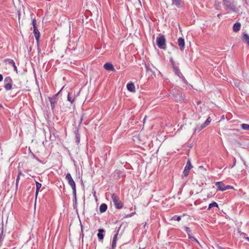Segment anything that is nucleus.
Instances as JSON below:
<instances>
[{
  "instance_id": "obj_1",
  "label": "nucleus",
  "mask_w": 249,
  "mask_h": 249,
  "mask_svg": "<svg viewBox=\"0 0 249 249\" xmlns=\"http://www.w3.org/2000/svg\"><path fill=\"white\" fill-rule=\"evenodd\" d=\"M223 5L228 12H235L236 10L234 0H223Z\"/></svg>"
},
{
  "instance_id": "obj_2",
  "label": "nucleus",
  "mask_w": 249,
  "mask_h": 249,
  "mask_svg": "<svg viewBox=\"0 0 249 249\" xmlns=\"http://www.w3.org/2000/svg\"><path fill=\"white\" fill-rule=\"evenodd\" d=\"M111 197L116 209H121L123 208L124 204L121 201L118 195L113 193L111 195Z\"/></svg>"
},
{
  "instance_id": "obj_3",
  "label": "nucleus",
  "mask_w": 249,
  "mask_h": 249,
  "mask_svg": "<svg viewBox=\"0 0 249 249\" xmlns=\"http://www.w3.org/2000/svg\"><path fill=\"white\" fill-rule=\"evenodd\" d=\"M66 179L67 180L68 184L71 186L72 189V193L76 199V185L75 183L72 179L71 175L70 173H68L66 175Z\"/></svg>"
},
{
  "instance_id": "obj_4",
  "label": "nucleus",
  "mask_w": 249,
  "mask_h": 249,
  "mask_svg": "<svg viewBox=\"0 0 249 249\" xmlns=\"http://www.w3.org/2000/svg\"><path fill=\"white\" fill-rule=\"evenodd\" d=\"M157 44L160 49H166V39L164 36L161 34L159 35L157 38Z\"/></svg>"
},
{
  "instance_id": "obj_5",
  "label": "nucleus",
  "mask_w": 249,
  "mask_h": 249,
  "mask_svg": "<svg viewBox=\"0 0 249 249\" xmlns=\"http://www.w3.org/2000/svg\"><path fill=\"white\" fill-rule=\"evenodd\" d=\"M174 99L177 102H180L184 99V97L182 95V93L176 89L172 90V93Z\"/></svg>"
},
{
  "instance_id": "obj_6",
  "label": "nucleus",
  "mask_w": 249,
  "mask_h": 249,
  "mask_svg": "<svg viewBox=\"0 0 249 249\" xmlns=\"http://www.w3.org/2000/svg\"><path fill=\"white\" fill-rule=\"evenodd\" d=\"M4 88L6 90H10L12 88L13 80L10 76H7L4 80Z\"/></svg>"
},
{
  "instance_id": "obj_7",
  "label": "nucleus",
  "mask_w": 249,
  "mask_h": 249,
  "mask_svg": "<svg viewBox=\"0 0 249 249\" xmlns=\"http://www.w3.org/2000/svg\"><path fill=\"white\" fill-rule=\"evenodd\" d=\"M59 94V92L54 95L52 97H49V100L51 104L52 109L53 110L55 107V103L57 102V97Z\"/></svg>"
},
{
  "instance_id": "obj_8",
  "label": "nucleus",
  "mask_w": 249,
  "mask_h": 249,
  "mask_svg": "<svg viewBox=\"0 0 249 249\" xmlns=\"http://www.w3.org/2000/svg\"><path fill=\"white\" fill-rule=\"evenodd\" d=\"M192 168V165H191L190 160H188L186 165L185 167L184 170L183 172V176L185 177H187L189 173L190 170Z\"/></svg>"
},
{
  "instance_id": "obj_9",
  "label": "nucleus",
  "mask_w": 249,
  "mask_h": 249,
  "mask_svg": "<svg viewBox=\"0 0 249 249\" xmlns=\"http://www.w3.org/2000/svg\"><path fill=\"white\" fill-rule=\"evenodd\" d=\"M120 227L118 228L117 231H116V233L114 234L113 236V238L112 240V245H111V249H115L116 247V241L117 240V236L118 235L119 231H120Z\"/></svg>"
},
{
  "instance_id": "obj_10",
  "label": "nucleus",
  "mask_w": 249,
  "mask_h": 249,
  "mask_svg": "<svg viewBox=\"0 0 249 249\" xmlns=\"http://www.w3.org/2000/svg\"><path fill=\"white\" fill-rule=\"evenodd\" d=\"M178 45L181 51H183L185 48V41L183 37H179L178 39Z\"/></svg>"
},
{
  "instance_id": "obj_11",
  "label": "nucleus",
  "mask_w": 249,
  "mask_h": 249,
  "mask_svg": "<svg viewBox=\"0 0 249 249\" xmlns=\"http://www.w3.org/2000/svg\"><path fill=\"white\" fill-rule=\"evenodd\" d=\"M104 68L107 71H115V69H114L113 65L109 62L106 63L104 65Z\"/></svg>"
},
{
  "instance_id": "obj_12",
  "label": "nucleus",
  "mask_w": 249,
  "mask_h": 249,
  "mask_svg": "<svg viewBox=\"0 0 249 249\" xmlns=\"http://www.w3.org/2000/svg\"><path fill=\"white\" fill-rule=\"evenodd\" d=\"M241 27V23L239 22H236L233 25V27H232L233 31L235 33H237L240 30Z\"/></svg>"
},
{
  "instance_id": "obj_13",
  "label": "nucleus",
  "mask_w": 249,
  "mask_h": 249,
  "mask_svg": "<svg viewBox=\"0 0 249 249\" xmlns=\"http://www.w3.org/2000/svg\"><path fill=\"white\" fill-rule=\"evenodd\" d=\"M215 185L217 186V190L224 191H225V187L226 185L221 181L216 182L215 183Z\"/></svg>"
},
{
  "instance_id": "obj_14",
  "label": "nucleus",
  "mask_w": 249,
  "mask_h": 249,
  "mask_svg": "<svg viewBox=\"0 0 249 249\" xmlns=\"http://www.w3.org/2000/svg\"><path fill=\"white\" fill-rule=\"evenodd\" d=\"M33 33L35 35V37L36 38V41L37 43L38 44L39 43V37H40V33L39 31L37 29H34Z\"/></svg>"
},
{
  "instance_id": "obj_15",
  "label": "nucleus",
  "mask_w": 249,
  "mask_h": 249,
  "mask_svg": "<svg viewBox=\"0 0 249 249\" xmlns=\"http://www.w3.org/2000/svg\"><path fill=\"white\" fill-rule=\"evenodd\" d=\"M105 232V231L103 229H100L98 230V233L97 234V236L99 240H102L104 239V232Z\"/></svg>"
},
{
  "instance_id": "obj_16",
  "label": "nucleus",
  "mask_w": 249,
  "mask_h": 249,
  "mask_svg": "<svg viewBox=\"0 0 249 249\" xmlns=\"http://www.w3.org/2000/svg\"><path fill=\"white\" fill-rule=\"evenodd\" d=\"M127 89L130 92H135V85L133 83H128L126 86Z\"/></svg>"
},
{
  "instance_id": "obj_17",
  "label": "nucleus",
  "mask_w": 249,
  "mask_h": 249,
  "mask_svg": "<svg viewBox=\"0 0 249 249\" xmlns=\"http://www.w3.org/2000/svg\"><path fill=\"white\" fill-rule=\"evenodd\" d=\"M242 40L249 46V35L246 33H243Z\"/></svg>"
},
{
  "instance_id": "obj_18",
  "label": "nucleus",
  "mask_w": 249,
  "mask_h": 249,
  "mask_svg": "<svg viewBox=\"0 0 249 249\" xmlns=\"http://www.w3.org/2000/svg\"><path fill=\"white\" fill-rule=\"evenodd\" d=\"M107 208V206L105 203H102L99 208V211L101 213H103L105 212Z\"/></svg>"
},
{
  "instance_id": "obj_19",
  "label": "nucleus",
  "mask_w": 249,
  "mask_h": 249,
  "mask_svg": "<svg viewBox=\"0 0 249 249\" xmlns=\"http://www.w3.org/2000/svg\"><path fill=\"white\" fill-rule=\"evenodd\" d=\"M3 62L5 64V65L9 64L11 66H13L15 63L13 60L9 58L4 59Z\"/></svg>"
},
{
  "instance_id": "obj_20",
  "label": "nucleus",
  "mask_w": 249,
  "mask_h": 249,
  "mask_svg": "<svg viewBox=\"0 0 249 249\" xmlns=\"http://www.w3.org/2000/svg\"><path fill=\"white\" fill-rule=\"evenodd\" d=\"M36 197L37 196V195L38 194L39 189L42 186V185L41 183H39L38 182L36 181Z\"/></svg>"
},
{
  "instance_id": "obj_21",
  "label": "nucleus",
  "mask_w": 249,
  "mask_h": 249,
  "mask_svg": "<svg viewBox=\"0 0 249 249\" xmlns=\"http://www.w3.org/2000/svg\"><path fill=\"white\" fill-rule=\"evenodd\" d=\"M174 72L177 75L179 78L184 79L182 74L180 72L179 68L174 71Z\"/></svg>"
},
{
  "instance_id": "obj_22",
  "label": "nucleus",
  "mask_w": 249,
  "mask_h": 249,
  "mask_svg": "<svg viewBox=\"0 0 249 249\" xmlns=\"http://www.w3.org/2000/svg\"><path fill=\"white\" fill-rule=\"evenodd\" d=\"M33 14L31 15V18L32 19V24L33 26L34 29H37L36 27V21L35 18H33Z\"/></svg>"
},
{
  "instance_id": "obj_23",
  "label": "nucleus",
  "mask_w": 249,
  "mask_h": 249,
  "mask_svg": "<svg viewBox=\"0 0 249 249\" xmlns=\"http://www.w3.org/2000/svg\"><path fill=\"white\" fill-rule=\"evenodd\" d=\"M74 134L75 135L76 141L77 142H79L80 141V134L79 133V130L78 129L77 130H75Z\"/></svg>"
},
{
  "instance_id": "obj_24",
  "label": "nucleus",
  "mask_w": 249,
  "mask_h": 249,
  "mask_svg": "<svg viewBox=\"0 0 249 249\" xmlns=\"http://www.w3.org/2000/svg\"><path fill=\"white\" fill-rule=\"evenodd\" d=\"M173 4L176 5L177 7L180 6L181 0H172Z\"/></svg>"
},
{
  "instance_id": "obj_25",
  "label": "nucleus",
  "mask_w": 249,
  "mask_h": 249,
  "mask_svg": "<svg viewBox=\"0 0 249 249\" xmlns=\"http://www.w3.org/2000/svg\"><path fill=\"white\" fill-rule=\"evenodd\" d=\"M218 207V204L216 202H213L211 203H210L209 205V207L208 208V210H210L211 208L212 207Z\"/></svg>"
},
{
  "instance_id": "obj_26",
  "label": "nucleus",
  "mask_w": 249,
  "mask_h": 249,
  "mask_svg": "<svg viewBox=\"0 0 249 249\" xmlns=\"http://www.w3.org/2000/svg\"><path fill=\"white\" fill-rule=\"evenodd\" d=\"M241 128L245 130H249V124H241Z\"/></svg>"
},
{
  "instance_id": "obj_27",
  "label": "nucleus",
  "mask_w": 249,
  "mask_h": 249,
  "mask_svg": "<svg viewBox=\"0 0 249 249\" xmlns=\"http://www.w3.org/2000/svg\"><path fill=\"white\" fill-rule=\"evenodd\" d=\"M74 97H71L70 96V93H68V96H67V100L68 101H69L70 102H71V103L72 104L74 103Z\"/></svg>"
},
{
  "instance_id": "obj_28",
  "label": "nucleus",
  "mask_w": 249,
  "mask_h": 249,
  "mask_svg": "<svg viewBox=\"0 0 249 249\" xmlns=\"http://www.w3.org/2000/svg\"><path fill=\"white\" fill-rule=\"evenodd\" d=\"M211 121V118L210 117H209L207 119V120H206L205 123L203 124V125L205 127H206L207 126L209 125Z\"/></svg>"
},
{
  "instance_id": "obj_29",
  "label": "nucleus",
  "mask_w": 249,
  "mask_h": 249,
  "mask_svg": "<svg viewBox=\"0 0 249 249\" xmlns=\"http://www.w3.org/2000/svg\"><path fill=\"white\" fill-rule=\"evenodd\" d=\"M204 128L205 127L203 125V124L200 125V126L197 125V127L195 128V131L198 132Z\"/></svg>"
},
{
  "instance_id": "obj_30",
  "label": "nucleus",
  "mask_w": 249,
  "mask_h": 249,
  "mask_svg": "<svg viewBox=\"0 0 249 249\" xmlns=\"http://www.w3.org/2000/svg\"><path fill=\"white\" fill-rule=\"evenodd\" d=\"M19 179H20V177H19V176H18L17 178H16V191L18 189V186Z\"/></svg>"
},
{
  "instance_id": "obj_31",
  "label": "nucleus",
  "mask_w": 249,
  "mask_h": 249,
  "mask_svg": "<svg viewBox=\"0 0 249 249\" xmlns=\"http://www.w3.org/2000/svg\"><path fill=\"white\" fill-rule=\"evenodd\" d=\"M171 220L179 221L181 220V217L180 216L174 215L172 217Z\"/></svg>"
},
{
  "instance_id": "obj_32",
  "label": "nucleus",
  "mask_w": 249,
  "mask_h": 249,
  "mask_svg": "<svg viewBox=\"0 0 249 249\" xmlns=\"http://www.w3.org/2000/svg\"><path fill=\"white\" fill-rule=\"evenodd\" d=\"M184 230H185V231L187 233V234L190 233L191 232V231L190 228H189L188 227H185L184 228Z\"/></svg>"
},
{
  "instance_id": "obj_33",
  "label": "nucleus",
  "mask_w": 249,
  "mask_h": 249,
  "mask_svg": "<svg viewBox=\"0 0 249 249\" xmlns=\"http://www.w3.org/2000/svg\"><path fill=\"white\" fill-rule=\"evenodd\" d=\"M190 239L191 240H192V241H194V242H196V243H197L198 244H199V242L198 241V240H197L196 239V237H194V236H192V237H190Z\"/></svg>"
},
{
  "instance_id": "obj_34",
  "label": "nucleus",
  "mask_w": 249,
  "mask_h": 249,
  "mask_svg": "<svg viewBox=\"0 0 249 249\" xmlns=\"http://www.w3.org/2000/svg\"><path fill=\"white\" fill-rule=\"evenodd\" d=\"M135 214V212H133L130 214H126L124 217L125 218H128V217H130L131 216H132L133 215H134V214Z\"/></svg>"
},
{
  "instance_id": "obj_35",
  "label": "nucleus",
  "mask_w": 249,
  "mask_h": 249,
  "mask_svg": "<svg viewBox=\"0 0 249 249\" xmlns=\"http://www.w3.org/2000/svg\"><path fill=\"white\" fill-rule=\"evenodd\" d=\"M2 233H3V232L2 231L1 233V234L0 235V247L1 246L2 242V241H3V238H2Z\"/></svg>"
},
{
  "instance_id": "obj_36",
  "label": "nucleus",
  "mask_w": 249,
  "mask_h": 249,
  "mask_svg": "<svg viewBox=\"0 0 249 249\" xmlns=\"http://www.w3.org/2000/svg\"><path fill=\"white\" fill-rule=\"evenodd\" d=\"M225 190H228V189H232L233 188V187L231 186V185H226V187H225Z\"/></svg>"
},
{
  "instance_id": "obj_37",
  "label": "nucleus",
  "mask_w": 249,
  "mask_h": 249,
  "mask_svg": "<svg viewBox=\"0 0 249 249\" xmlns=\"http://www.w3.org/2000/svg\"><path fill=\"white\" fill-rule=\"evenodd\" d=\"M172 68H173V71H174V70H176V69H178V66H177L176 65V64H173V65H172Z\"/></svg>"
},
{
  "instance_id": "obj_38",
  "label": "nucleus",
  "mask_w": 249,
  "mask_h": 249,
  "mask_svg": "<svg viewBox=\"0 0 249 249\" xmlns=\"http://www.w3.org/2000/svg\"><path fill=\"white\" fill-rule=\"evenodd\" d=\"M172 68H173V71H174V70H176V69H178V66H177L176 65V64H173V65H172Z\"/></svg>"
},
{
  "instance_id": "obj_39",
  "label": "nucleus",
  "mask_w": 249,
  "mask_h": 249,
  "mask_svg": "<svg viewBox=\"0 0 249 249\" xmlns=\"http://www.w3.org/2000/svg\"><path fill=\"white\" fill-rule=\"evenodd\" d=\"M12 66L14 68V71H16V72L17 73L18 72V69H17V68L16 65H15V63Z\"/></svg>"
},
{
  "instance_id": "obj_40",
  "label": "nucleus",
  "mask_w": 249,
  "mask_h": 249,
  "mask_svg": "<svg viewBox=\"0 0 249 249\" xmlns=\"http://www.w3.org/2000/svg\"><path fill=\"white\" fill-rule=\"evenodd\" d=\"M145 68L147 71H151V69L150 68V67L149 66H148L147 65H146V64H145Z\"/></svg>"
},
{
  "instance_id": "obj_41",
  "label": "nucleus",
  "mask_w": 249,
  "mask_h": 249,
  "mask_svg": "<svg viewBox=\"0 0 249 249\" xmlns=\"http://www.w3.org/2000/svg\"><path fill=\"white\" fill-rule=\"evenodd\" d=\"M170 61L172 65H173V64H175V62H174V61L173 60V58L172 57H171L170 58Z\"/></svg>"
},
{
  "instance_id": "obj_42",
  "label": "nucleus",
  "mask_w": 249,
  "mask_h": 249,
  "mask_svg": "<svg viewBox=\"0 0 249 249\" xmlns=\"http://www.w3.org/2000/svg\"><path fill=\"white\" fill-rule=\"evenodd\" d=\"M21 175H23V174H22V173L21 171V170H19V171H18V176H19V177H20V176Z\"/></svg>"
},
{
  "instance_id": "obj_43",
  "label": "nucleus",
  "mask_w": 249,
  "mask_h": 249,
  "mask_svg": "<svg viewBox=\"0 0 249 249\" xmlns=\"http://www.w3.org/2000/svg\"><path fill=\"white\" fill-rule=\"evenodd\" d=\"M3 80V76L2 74H0V82L2 81Z\"/></svg>"
},
{
  "instance_id": "obj_44",
  "label": "nucleus",
  "mask_w": 249,
  "mask_h": 249,
  "mask_svg": "<svg viewBox=\"0 0 249 249\" xmlns=\"http://www.w3.org/2000/svg\"><path fill=\"white\" fill-rule=\"evenodd\" d=\"M83 120V115H82L80 118V123H81L82 121Z\"/></svg>"
},
{
  "instance_id": "obj_45",
  "label": "nucleus",
  "mask_w": 249,
  "mask_h": 249,
  "mask_svg": "<svg viewBox=\"0 0 249 249\" xmlns=\"http://www.w3.org/2000/svg\"><path fill=\"white\" fill-rule=\"evenodd\" d=\"M188 234V237L190 239V237H192L193 236L192 234H191V232L190 233H189V234Z\"/></svg>"
},
{
  "instance_id": "obj_46",
  "label": "nucleus",
  "mask_w": 249,
  "mask_h": 249,
  "mask_svg": "<svg viewBox=\"0 0 249 249\" xmlns=\"http://www.w3.org/2000/svg\"><path fill=\"white\" fill-rule=\"evenodd\" d=\"M201 101H198V102L196 103V104H197V105H198L200 104H201Z\"/></svg>"
},
{
  "instance_id": "obj_47",
  "label": "nucleus",
  "mask_w": 249,
  "mask_h": 249,
  "mask_svg": "<svg viewBox=\"0 0 249 249\" xmlns=\"http://www.w3.org/2000/svg\"><path fill=\"white\" fill-rule=\"evenodd\" d=\"M34 157L37 160H38V159L37 158H36L35 155H33Z\"/></svg>"
},
{
  "instance_id": "obj_48",
  "label": "nucleus",
  "mask_w": 249,
  "mask_h": 249,
  "mask_svg": "<svg viewBox=\"0 0 249 249\" xmlns=\"http://www.w3.org/2000/svg\"><path fill=\"white\" fill-rule=\"evenodd\" d=\"M146 226V223L145 224V225L143 226V229H145Z\"/></svg>"
},
{
  "instance_id": "obj_49",
  "label": "nucleus",
  "mask_w": 249,
  "mask_h": 249,
  "mask_svg": "<svg viewBox=\"0 0 249 249\" xmlns=\"http://www.w3.org/2000/svg\"><path fill=\"white\" fill-rule=\"evenodd\" d=\"M246 240L249 242V237H247L246 238Z\"/></svg>"
},
{
  "instance_id": "obj_50",
  "label": "nucleus",
  "mask_w": 249,
  "mask_h": 249,
  "mask_svg": "<svg viewBox=\"0 0 249 249\" xmlns=\"http://www.w3.org/2000/svg\"><path fill=\"white\" fill-rule=\"evenodd\" d=\"M199 168H203V166H199Z\"/></svg>"
},
{
  "instance_id": "obj_51",
  "label": "nucleus",
  "mask_w": 249,
  "mask_h": 249,
  "mask_svg": "<svg viewBox=\"0 0 249 249\" xmlns=\"http://www.w3.org/2000/svg\"><path fill=\"white\" fill-rule=\"evenodd\" d=\"M0 107H2V106L1 104H0Z\"/></svg>"
},
{
  "instance_id": "obj_52",
  "label": "nucleus",
  "mask_w": 249,
  "mask_h": 249,
  "mask_svg": "<svg viewBox=\"0 0 249 249\" xmlns=\"http://www.w3.org/2000/svg\"><path fill=\"white\" fill-rule=\"evenodd\" d=\"M217 17H220V15H219V14H218V15H217Z\"/></svg>"
}]
</instances>
